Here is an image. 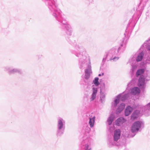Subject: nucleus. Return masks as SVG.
Returning a JSON list of instances; mask_svg holds the SVG:
<instances>
[{
  "mask_svg": "<svg viewBox=\"0 0 150 150\" xmlns=\"http://www.w3.org/2000/svg\"><path fill=\"white\" fill-rule=\"evenodd\" d=\"M119 47L117 50V48H113L109 50L108 53H106L103 58V62H105L106 60L107 61L112 60L116 61L118 59L119 57L117 56V54L118 53L120 50Z\"/></svg>",
  "mask_w": 150,
  "mask_h": 150,
  "instance_id": "7ed1b4c3",
  "label": "nucleus"
},
{
  "mask_svg": "<svg viewBox=\"0 0 150 150\" xmlns=\"http://www.w3.org/2000/svg\"><path fill=\"white\" fill-rule=\"evenodd\" d=\"M97 88L96 87H93L92 88V93L91 96L90 100L91 101H93L95 99L96 96V94L97 92Z\"/></svg>",
  "mask_w": 150,
  "mask_h": 150,
  "instance_id": "2eb2a0df",
  "label": "nucleus"
},
{
  "mask_svg": "<svg viewBox=\"0 0 150 150\" xmlns=\"http://www.w3.org/2000/svg\"><path fill=\"white\" fill-rule=\"evenodd\" d=\"M132 68L131 69V70L132 73H134V71H136L137 68V66L136 64L132 65Z\"/></svg>",
  "mask_w": 150,
  "mask_h": 150,
  "instance_id": "b1692460",
  "label": "nucleus"
},
{
  "mask_svg": "<svg viewBox=\"0 0 150 150\" xmlns=\"http://www.w3.org/2000/svg\"><path fill=\"white\" fill-rule=\"evenodd\" d=\"M146 47L145 45H144V44L142 45L140 50L141 51L140 52H137L136 53L132 59L134 60H135V61L137 62H140L143 59L144 55V53L143 52V47Z\"/></svg>",
  "mask_w": 150,
  "mask_h": 150,
  "instance_id": "1a4fd4ad",
  "label": "nucleus"
},
{
  "mask_svg": "<svg viewBox=\"0 0 150 150\" xmlns=\"http://www.w3.org/2000/svg\"><path fill=\"white\" fill-rule=\"evenodd\" d=\"M130 95V94L128 93H126L125 92L119 94L116 96V98L112 103V106L114 108H115L119 103L120 99L122 101H124L129 97Z\"/></svg>",
  "mask_w": 150,
  "mask_h": 150,
  "instance_id": "39448f33",
  "label": "nucleus"
},
{
  "mask_svg": "<svg viewBox=\"0 0 150 150\" xmlns=\"http://www.w3.org/2000/svg\"><path fill=\"white\" fill-rule=\"evenodd\" d=\"M65 128V121L62 118L59 117L57 119V135L61 136L64 132Z\"/></svg>",
  "mask_w": 150,
  "mask_h": 150,
  "instance_id": "20e7f679",
  "label": "nucleus"
},
{
  "mask_svg": "<svg viewBox=\"0 0 150 150\" xmlns=\"http://www.w3.org/2000/svg\"><path fill=\"white\" fill-rule=\"evenodd\" d=\"M135 81L134 80H132L130 82H129L127 85V86L128 87H130V86L133 85Z\"/></svg>",
  "mask_w": 150,
  "mask_h": 150,
  "instance_id": "393cba45",
  "label": "nucleus"
},
{
  "mask_svg": "<svg viewBox=\"0 0 150 150\" xmlns=\"http://www.w3.org/2000/svg\"><path fill=\"white\" fill-rule=\"evenodd\" d=\"M144 45L146 46L147 50L146 53V64H150V38L144 42Z\"/></svg>",
  "mask_w": 150,
  "mask_h": 150,
  "instance_id": "9d476101",
  "label": "nucleus"
},
{
  "mask_svg": "<svg viewBox=\"0 0 150 150\" xmlns=\"http://www.w3.org/2000/svg\"><path fill=\"white\" fill-rule=\"evenodd\" d=\"M141 111L137 110H136L134 111L131 116V120H134L137 118L139 116L140 112Z\"/></svg>",
  "mask_w": 150,
  "mask_h": 150,
  "instance_id": "a211bd4d",
  "label": "nucleus"
},
{
  "mask_svg": "<svg viewBox=\"0 0 150 150\" xmlns=\"http://www.w3.org/2000/svg\"><path fill=\"white\" fill-rule=\"evenodd\" d=\"M135 134H134L132 136H130L131 137H134L135 136Z\"/></svg>",
  "mask_w": 150,
  "mask_h": 150,
  "instance_id": "cd10ccee",
  "label": "nucleus"
},
{
  "mask_svg": "<svg viewBox=\"0 0 150 150\" xmlns=\"http://www.w3.org/2000/svg\"><path fill=\"white\" fill-rule=\"evenodd\" d=\"M114 118V116L113 114H111L110 115L107 120L108 124L109 125H110L111 124Z\"/></svg>",
  "mask_w": 150,
  "mask_h": 150,
  "instance_id": "412c9836",
  "label": "nucleus"
},
{
  "mask_svg": "<svg viewBox=\"0 0 150 150\" xmlns=\"http://www.w3.org/2000/svg\"><path fill=\"white\" fill-rule=\"evenodd\" d=\"M140 92L139 88L138 87H134L131 89L130 94L133 95H138Z\"/></svg>",
  "mask_w": 150,
  "mask_h": 150,
  "instance_id": "4468645a",
  "label": "nucleus"
},
{
  "mask_svg": "<svg viewBox=\"0 0 150 150\" xmlns=\"http://www.w3.org/2000/svg\"><path fill=\"white\" fill-rule=\"evenodd\" d=\"M95 117L94 116H91L89 117V124L91 128L93 127L94 125L95 122Z\"/></svg>",
  "mask_w": 150,
  "mask_h": 150,
  "instance_id": "aec40b11",
  "label": "nucleus"
},
{
  "mask_svg": "<svg viewBox=\"0 0 150 150\" xmlns=\"http://www.w3.org/2000/svg\"><path fill=\"white\" fill-rule=\"evenodd\" d=\"M61 23L62 24L65 25L67 34L69 35H71L72 32V29L71 26L67 24V22L66 21H62Z\"/></svg>",
  "mask_w": 150,
  "mask_h": 150,
  "instance_id": "ddd939ff",
  "label": "nucleus"
},
{
  "mask_svg": "<svg viewBox=\"0 0 150 150\" xmlns=\"http://www.w3.org/2000/svg\"><path fill=\"white\" fill-rule=\"evenodd\" d=\"M133 110V108L129 106H127L125 110V115L126 116L129 115Z\"/></svg>",
  "mask_w": 150,
  "mask_h": 150,
  "instance_id": "6ab92c4d",
  "label": "nucleus"
},
{
  "mask_svg": "<svg viewBox=\"0 0 150 150\" xmlns=\"http://www.w3.org/2000/svg\"><path fill=\"white\" fill-rule=\"evenodd\" d=\"M75 49L79 52H74L73 53L79 58V65L81 69H84L87 67L85 70V75L82 76V79L84 83H88L90 78V74L92 73L91 63L90 57L87 53L86 50L82 45L76 44L74 46Z\"/></svg>",
  "mask_w": 150,
  "mask_h": 150,
  "instance_id": "f257e3e1",
  "label": "nucleus"
},
{
  "mask_svg": "<svg viewBox=\"0 0 150 150\" xmlns=\"http://www.w3.org/2000/svg\"><path fill=\"white\" fill-rule=\"evenodd\" d=\"M144 123L143 121H137L132 125L131 131L132 133H136L139 131H141L144 127Z\"/></svg>",
  "mask_w": 150,
  "mask_h": 150,
  "instance_id": "423d86ee",
  "label": "nucleus"
},
{
  "mask_svg": "<svg viewBox=\"0 0 150 150\" xmlns=\"http://www.w3.org/2000/svg\"><path fill=\"white\" fill-rule=\"evenodd\" d=\"M99 78L98 77H96L93 81V83L96 86H98L100 83L98 81Z\"/></svg>",
  "mask_w": 150,
  "mask_h": 150,
  "instance_id": "4be33fe9",
  "label": "nucleus"
},
{
  "mask_svg": "<svg viewBox=\"0 0 150 150\" xmlns=\"http://www.w3.org/2000/svg\"><path fill=\"white\" fill-rule=\"evenodd\" d=\"M105 97V95L104 93H101L100 100L101 103H103L104 101Z\"/></svg>",
  "mask_w": 150,
  "mask_h": 150,
  "instance_id": "5701e85b",
  "label": "nucleus"
},
{
  "mask_svg": "<svg viewBox=\"0 0 150 150\" xmlns=\"http://www.w3.org/2000/svg\"><path fill=\"white\" fill-rule=\"evenodd\" d=\"M121 135V131L119 129L115 130L113 135V141L112 140L109 142L108 144L110 146H112L118 145L117 142L120 139Z\"/></svg>",
  "mask_w": 150,
  "mask_h": 150,
  "instance_id": "0eeeda50",
  "label": "nucleus"
},
{
  "mask_svg": "<svg viewBox=\"0 0 150 150\" xmlns=\"http://www.w3.org/2000/svg\"><path fill=\"white\" fill-rule=\"evenodd\" d=\"M145 71L144 68L140 69L137 70L136 73V76L137 77L141 76L138 80V86L141 89L145 88L146 86L145 80H149L150 78V74L149 71L147 72L146 76H142Z\"/></svg>",
  "mask_w": 150,
  "mask_h": 150,
  "instance_id": "f03ea898",
  "label": "nucleus"
},
{
  "mask_svg": "<svg viewBox=\"0 0 150 150\" xmlns=\"http://www.w3.org/2000/svg\"><path fill=\"white\" fill-rule=\"evenodd\" d=\"M91 130V129L88 127H86V129L85 130V132L88 134Z\"/></svg>",
  "mask_w": 150,
  "mask_h": 150,
  "instance_id": "a878e982",
  "label": "nucleus"
},
{
  "mask_svg": "<svg viewBox=\"0 0 150 150\" xmlns=\"http://www.w3.org/2000/svg\"><path fill=\"white\" fill-rule=\"evenodd\" d=\"M88 136L87 135V137H83L82 142L81 144L84 150H91V139L90 138L88 137Z\"/></svg>",
  "mask_w": 150,
  "mask_h": 150,
  "instance_id": "6e6552de",
  "label": "nucleus"
},
{
  "mask_svg": "<svg viewBox=\"0 0 150 150\" xmlns=\"http://www.w3.org/2000/svg\"><path fill=\"white\" fill-rule=\"evenodd\" d=\"M133 108H140V111H142V113L145 114L147 113V115H149V114L150 113V102L143 107L137 105L136 106H133Z\"/></svg>",
  "mask_w": 150,
  "mask_h": 150,
  "instance_id": "9b49d317",
  "label": "nucleus"
},
{
  "mask_svg": "<svg viewBox=\"0 0 150 150\" xmlns=\"http://www.w3.org/2000/svg\"><path fill=\"white\" fill-rule=\"evenodd\" d=\"M126 120L122 117H120L118 118L115 121L116 125L119 126H120L123 123H125Z\"/></svg>",
  "mask_w": 150,
  "mask_h": 150,
  "instance_id": "f3484780",
  "label": "nucleus"
},
{
  "mask_svg": "<svg viewBox=\"0 0 150 150\" xmlns=\"http://www.w3.org/2000/svg\"><path fill=\"white\" fill-rule=\"evenodd\" d=\"M4 70L8 71L10 74H14L16 73H18L19 74H21L23 71L21 69L17 68H14L11 69L8 67H6L4 68Z\"/></svg>",
  "mask_w": 150,
  "mask_h": 150,
  "instance_id": "f8f14e48",
  "label": "nucleus"
},
{
  "mask_svg": "<svg viewBox=\"0 0 150 150\" xmlns=\"http://www.w3.org/2000/svg\"><path fill=\"white\" fill-rule=\"evenodd\" d=\"M125 107V104L122 103L120 104L116 110V113L117 114L120 113L124 109Z\"/></svg>",
  "mask_w": 150,
  "mask_h": 150,
  "instance_id": "dca6fc26",
  "label": "nucleus"
},
{
  "mask_svg": "<svg viewBox=\"0 0 150 150\" xmlns=\"http://www.w3.org/2000/svg\"><path fill=\"white\" fill-rule=\"evenodd\" d=\"M104 75V73H102V74H99L98 75V76H103V75Z\"/></svg>",
  "mask_w": 150,
  "mask_h": 150,
  "instance_id": "bb28decb",
  "label": "nucleus"
}]
</instances>
